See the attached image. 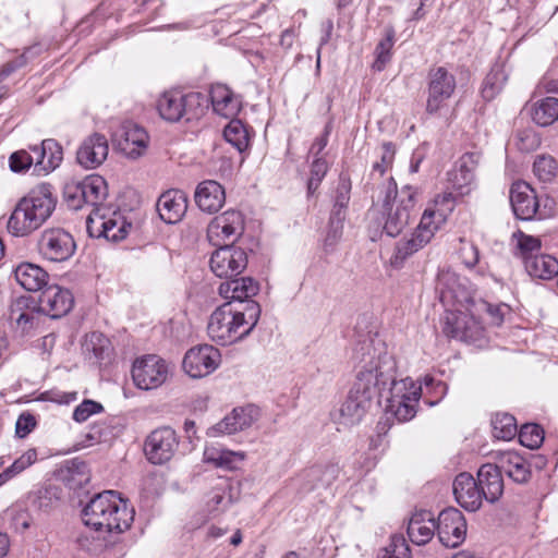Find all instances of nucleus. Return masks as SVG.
Here are the masks:
<instances>
[{
    "label": "nucleus",
    "instance_id": "1",
    "mask_svg": "<svg viewBox=\"0 0 558 558\" xmlns=\"http://www.w3.org/2000/svg\"><path fill=\"white\" fill-rule=\"evenodd\" d=\"M82 522L95 530L122 533L134 520V510L114 490L95 494L87 502L80 500Z\"/></svg>",
    "mask_w": 558,
    "mask_h": 558
},
{
    "label": "nucleus",
    "instance_id": "2",
    "mask_svg": "<svg viewBox=\"0 0 558 558\" xmlns=\"http://www.w3.org/2000/svg\"><path fill=\"white\" fill-rule=\"evenodd\" d=\"M259 316L260 307L256 302H247L245 306H233L226 302L211 313L207 333L213 341L221 345L231 344L247 337Z\"/></svg>",
    "mask_w": 558,
    "mask_h": 558
},
{
    "label": "nucleus",
    "instance_id": "3",
    "mask_svg": "<svg viewBox=\"0 0 558 558\" xmlns=\"http://www.w3.org/2000/svg\"><path fill=\"white\" fill-rule=\"evenodd\" d=\"M457 196L454 192L448 190L435 197L434 207L425 209L416 230L409 239L397 243L392 264L402 263L408 256L430 242L436 231L454 209Z\"/></svg>",
    "mask_w": 558,
    "mask_h": 558
},
{
    "label": "nucleus",
    "instance_id": "4",
    "mask_svg": "<svg viewBox=\"0 0 558 558\" xmlns=\"http://www.w3.org/2000/svg\"><path fill=\"white\" fill-rule=\"evenodd\" d=\"M362 360L353 384L354 392H361L373 400L387 390L397 373V364L391 354L379 349H369V344L361 345Z\"/></svg>",
    "mask_w": 558,
    "mask_h": 558
},
{
    "label": "nucleus",
    "instance_id": "5",
    "mask_svg": "<svg viewBox=\"0 0 558 558\" xmlns=\"http://www.w3.org/2000/svg\"><path fill=\"white\" fill-rule=\"evenodd\" d=\"M54 205L50 186H36L17 203L8 221L9 231L16 236L32 233L50 217Z\"/></svg>",
    "mask_w": 558,
    "mask_h": 558
},
{
    "label": "nucleus",
    "instance_id": "6",
    "mask_svg": "<svg viewBox=\"0 0 558 558\" xmlns=\"http://www.w3.org/2000/svg\"><path fill=\"white\" fill-rule=\"evenodd\" d=\"M436 291L444 306L448 307L446 316L456 314L462 322L471 323L472 310L480 298H476L475 290L465 278H461L451 269H441L437 275ZM446 319H444V326Z\"/></svg>",
    "mask_w": 558,
    "mask_h": 558
},
{
    "label": "nucleus",
    "instance_id": "7",
    "mask_svg": "<svg viewBox=\"0 0 558 558\" xmlns=\"http://www.w3.org/2000/svg\"><path fill=\"white\" fill-rule=\"evenodd\" d=\"M416 190L405 185L398 192L392 178L388 179L383 199L384 231L389 236L399 235L415 215Z\"/></svg>",
    "mask_w": 558,
    "mask_h": 558
},
{
    "label": "nucleus",
    "instance_id": "8",
    "mask_svg": "<svg viewBox=\"0 0 558 558\" xmlns=\"http://www.w3.org/2000/svg\"><path fill=\"white\" fill-rule=\"evenodd\" d=\"M508 312L509 306L506 304L493 305L483 299H478L475 304V310H472L471 323L462 322V318L456 314H449L446 318V325L442 327V331L451 338L474 340L481 337L483 332V314L488 315L492 325L500 326Z\"/></svg>",
    "mask_w": 558,
    "mask_h": 558
},
{
    "label": "nucleus",
    "instance_id": "9",
    "mask_svg": "<svg viewBox=\"0 0 558 558\" xmlns=\"http://www.w3.org/2000/svg\"><path fill=\"white\" fill-rule=\"evenodd\" d=\"M131 223L119 211L107 208L92 209L86 218V231L92 238L118 242L126 238Z\"/></svg>",
    "mask_w": 558,
    "mask_h": 558
},
{
    "label": "nucleus",
    "instance_id": "10",
    "mask_svg": "<svg viewBox=\"0 0 558 558\" xmlns=\"http://www.w3.org/2000/svg\"><path fill=\"white\" fill-rule=\"evenodd\" d=\"M172 372V365L165 359L156 354H148L135 360L132 378L140 389L150 390L163 385Z\"/></svg>",
    "mask_w": 558,
    "mask_h": 558
},
{
    "label": "nucleus",
    "instance_id": "11",
    "mask_svg": "<svg viewBox=\"0 0 558 558\" xmlns=\"http://www.w3.org/2000/svg\"><path fill=\"white\" fill-rule=\"evenodd\" d=\"M481 161V154H463L447 172V190H451L456 195L463 197L470 195L477 187L476 169Z\"/></svg>",
    "mask_w": 558,
    "mask_h": 558
},
{
    "label": "nucleus",
    "instance_id": "12",
    "mask_svg": "<svg viewBox=\"0 0 558 558\" xmlns=\"http://www.w3.org/2000/svg\"><path fill=\"white\" fill-rule=\"evenodd\" d=\"M197 93L166 92L157 101V110L160 117L169 122H177L185 116L190 120L196 116L194 109L201 105Z\"/></svg>",
    "mask_w": 558,
    "mask_h": 558
},
{
    "label": "nucleus",
    "instance_id": "13",
    "mask_svg": "<svg viewBox=\"0 0 558 558\" xmlns=\"http://www.w3.org/2000/svg\"><path fill=\"white\" fill-rule=\"evenodd\" d=\"M244 231V218L238 210H227L216 216L207 227L208 241L215 245L234 243Z\"/></svg>",
    "mask_w": 558,
    "mask_h": 558
},
{
    "label": "nucleus",
    "instance_id": "14",
    "mask_svg": "<svg viewBox=\"0 0 558 558\" xmlns=\"http://www.w3.org/2000/svg\"><path fill=\"white\" fill-rule=\"evenodd\" d=\"M209 266L219 278L231 279L239 276L247 266V255L244 250L233 245H220L211 254Z\"/></svg>",
    "mask_w": 558,
    "mask_h": 558
},
{
    "label": "nucleus",
    "instance_id": "15",
    "mask_svg": "<svg viewBox=\"0 0 558 558\" xmlns=\"http://www.w3.org/2000/svg\"><path fill=\"white\" fill-rule=\"evenodd\" d=\"M43 311L33 296H20L10 305L9 319L21 336L31 335L38 328Z\"/></svg>",
    "mask_w": 558,
    "mask_h": 558
},
{
    "label": "nucleus",
    "instance_id": "16",
    "mask_svg": "<svg viewBox=\"0 0 558 558\" xmlns=\"http://www.w3.org/2000/svg\"><path fill=\"white\" fill-rule=\"evenodd\" d=\"M428 78L426 111L436 113L446 106L454 93L456 78L442 66L430 70Z\"/></svg>",
    "mask_w": 558,
    "mask_h": 558
},
{
    "label": "nucleus",
    "instance_id": "17",
    "mask_svg": "<svg viewBox=\"0 0 558 558\" xmlns=\"http://www.w3.org/2000/svg\"><path fill=\"white\" fill-rule=\"evenodd\" d=\"M218 349L203 344L190 349L183 359V368L192 378H202L211 374L220 364Z\"/></svg>",
    "mask_w": 558,
    "mask_h": 558
},
{
    "label": "nucleus",
    "instance_id": "18",
    "mask_svg": "<svg viewBox=\"0 0 558 558\" xmlns=\"http://www.w3.org/2000/svg\"><path fill=\"white\" fill-rule=\"evenodd\" d=\"M179 441L175 432L170 427L153 430L145 440L144 452L154 464L168 462L174 454Z\"/></svg>",
    "mask_w": 558,
    "mask_h": 558
},
{
    "label": "nucleus",
    "instance_id": "19",
    "mask_svg": "<svg viewBox=\"0 0 558 558\" xmlns=\"http://www.w3.org/2000/svg\"><path fill=\"white\" fill-rule=\"evenodd\" d=\"M436 529L440 543L446 547L459 546L466 535L465 519L456 508H447L439 513Z\"/></svg>",
    "mask_w": 558,
    "mask_h": 558
},
{
    "label": "nucleus",
    "instance_id": "20",
    "mask_svg": "<svg viewBox=\"0 0 558 558\" xmlns=\"http://www.w3.org/2000/svg\"><path fill=\"white\" fill-rule=\"evenodd\" d=\"M259 409L253 404L233 409L220 422L208 428L207 435L218 437L231 435L253 425L259 417Z\"/></svg>",
    "mask_w": 558,
    "mask_h": 558
},
{
    "label": "nucleus",
    "instance_id": "21",
    "mask_svg": "<svg viewBox=\"0 0 558 558\" xmlns=\"http://www.w3.org/2000/svg\"><path fill=\"white\" fill-rule=\"evenodd\" d=\"M106 196L107 184L104 178L97 174L88 175L72 187V209H81L84 204L92 206L93 209L101 208Z\"/></svg>",
    "mask_w": 558,
    "mask_h": 558
},
{
    "label": "nucleus",
    "instance_id": "22",
    "mask_svg": "<svg viewBox=\"0 0 558 558\" xmlns=\"http://www.w3.org/2000/svg\"><path fill=\"white\" fill-rule=\"evenodd\" d=\"M34 155V172L37 175H47L56 170L63 160V150L53 138L44 140L39 145H29Z\"/></svg>",
    "mask_w": 558,
    "mask_h": 558
},
{
    "label": "nucleus",
    "instance_id": "23",
    "mask_svg": "<svg viewBox=\"0 0 558 558\" xmlns=\"http://www.w3.org/2000/svg\"><path fill=\"white\" fill-rule=\"evenodd\" d=\"M116 142L119 150L128 158L141 157L148 144L146 131L132 122L124 123L116 134Z\"/></svg>",
    "mask_w": 558,
    "mask_h": 558
},
{
    "label": "nucleus",
    "instance_id": "24",
    "mask_svg": "<svg viewBox=\"0 0 558 558\" xmlns=\"http://www.w3.org/2000/svg\"><path fill=\"white\" fill-rule=\"evenodd\" d=\"M372 404V399L361 392H354L352 387L345 401L333 413V420L339 426L350 427L361 422Z\"/></svg>",
    "mask_w": 558,
    "mask_h": 558
},
{
    "label": "nucleus",
    "instance_id": "25",
    "mask_svg": "<svg viewBox=\"0 0 558 558\" xmlns=\"http://www.w3.org/2000/svg\"><path fill=\"white\" fill-rule=\"evenodd\" d=\"M510 204L513 214L521 220H531L538 209L535 191L529 183L523 181L512 183L510 189Z\"/></svg>",
    "mask_w": 558,
    "mask_h": 558
},
{
    "label": "nucleus",
    "instance_id": "26",
    "mask_svg": "<svg viewBox=\"0 0 558 558\" xmlns=\"http://www.w3.org/2000/svg\"><path fill=\"white\" fill-rule=\"evenodd\" d=\"M40 252L51 263H66L70 258V233L63 229L46 231L40 241Z\"/></svg>",
    "mask_w": 558,
    "mask_h": 558
},
{
    "label": "nucleus",
    "instance_id": "27",
    "mask_svg": "<svg viewBox=\"0 0 558 558\" xmlns=\"http://www.w3.org/2000/svg\"><path fill=\"white\" fill-rule=\"evenodd\" d=\"M109 145L105 135L95 133L88 136L76 151V161L85 169H95L108 156Z\"/></svg>",
    "mask_w": 558,
    "mask_h": 558
},
{
    "label": "nucleus",
    "instance_id": "28",
    "mask_svg": "<svg viewBox=\"0 0 558 558\" xmlns=\"http://www.w3.org/2000/svg\"><path fill=\"white\" fill-rule=\"evenodd\" d=\"M453 495L457 502L468 511L478 510L484 498L475 478L465 472L456 476Z\"/></svg>",
    "mask_w": 558,
    "mask_h": 558
},
{
    "label": "nucleus",
    "instance_id": "29",
    "mask_svg": "<svg viewBox=\"0 0 558 558\" xmlns=\"http://www.w3.org/2000/svg\"><path fill=\"white\" fill-rule=\"evenodd\" d=\"M44 314L60 318L70 312V290L59 284L48 286L37 300Z\"/></svg>",
    "mask_w": 558,
    "mask_h": 558
},
{
    "label": "nucleus",
    "instance_id": "30",
    "mask_svg": "<svg viewBox=\"0 0 558 558\" xmlns=\"http://www.w3.org/2000/svg\"><path fill=\"white\" fill-rule=\"evenodd\" d=\"M258 290V282L251 277L231 278L221 282L218 288L219 294L228 302H239L236 306H245L247 302H253L251 298L255 296Z\"/></svg>",
    "mask_w": 558,
    "mask_h": 558
},
{
    "label": "nucleus",
    "instance_id": "31",
    "mask_svg": "<svg viewBox=\"0 0 558 558\" xmlns=\"http://www.w3.org/2000/svg\"><path fill=\"white\" fill-rule=\"evenodd\" d=\"M194 199L203 213L215 214L225 205L226 192L219 182L205 180L196 186Z\"/></svg>",
    "mask_w": 558,
    "mask_h": 558
},
{
    "label": "nucleus",
    "instance_id": "32",
    "mask_svg": "<svg viewBox=\"0 0 558 558\" xmlns=\"http://www.w3.org/2000/svg\"><path fill=\"white\" fill-rule=\"evenodd\" d=\"M187 196L183 191L169 190L161 194L157 202L160 218L167 223H177L185 215Z\"/></svg>",
    "mask_w": 558,
    "mask_h": 558
},
{
    "label": "nucleus",
    "instance_id": "33",
    "mask_svg": "<svg viewBox=\"0 0 558 558\" xmlns=\"http://www.w3.org/2000/svg\"><path fill=\"white\" fill-rule=\"evenodd\" d=\"M477 484L488 502H495L504 493V481L500 470L495 464H483L477 472Z\"/></svg>",
    "mask_w": 558,
    "mask_h": 558
},
{
    "label": "nucleus",
    "instance_id": "34",
    "mask_svg": "<svg viewBox=\"0 0 558 558\" xmlns=\"http://www.w3.org/2000/svg\"><path fill=\"white\" fill-rule=\"evenodd\" d=\"M495 465L515 483H525L531 475L526 460L513 451L499 453Z\"/></svg>",
    "mask_w": 558,
    "mask_h": 558
},
{
    "label": "nucleus",
    "instance_id": "35",
    "mask_svg": "<svg viewBox=\"0 0 558 558\" xmlns=\"http://www.w3.org/2000/svg\"><path fill=\"white\" fill-rule=\"evenodd\" d=\"M436 522L428 511L414 513L408 524V535L412 543L416 545L427 544L434 536Z\"/></svg>",
    "mask_w": 558,
    "mask_h": 558
},
{
    "label": "nucleus",
    "instance_id": "36",
    "mask_svg": "<svg viewBox=\"0 0 558 558\" xmlns=\"http://www.w3.org/2000/svg\"><path fill=\"white\" fill-rule=\"evenodd\" d=\"M13 274L16 282L27 291H38L47 284V271L36 264L21 263Z\"/></svg>",
    "mask_w": 558,
    "mask_h": 558
},
{
    "label": "nucleus",
    "instance_id": "37",
    "mask_svg": "<svg viewBox=\"0 0 558 558\" xmlns=\"http://www.w3.org/2000/svg\"><path fill=\"white\" fill-rule=\"evenodd\" d=\"M81 347L86 359L99 363L109 359L112 352L110 340L98 331L85 335Z\"/></svg>",
    "mask_w": 558,
    "mask_h": 558
},
{
    "label": "nucleus",
    "instance_id": "38",
    "mask_svg": "<svg viewBox=\"0 0 558 558\" xmlns=\"http://www.w3.org/2000/svg\"><path fill=\"white\" fill-rule=\"evenodd\" d=\"M210 98L214 110L226 118L234 116L240 108V100L232 90L223 84H215L210 89Z\"/></svg>",
    "mask_w": 558,
    "mask_h": 558
},
{
    "label": "nucleus",
    "instance_id": "39",
    "mask_svg": "<svg viewBox=\"0 0 558 558\" xmlns=\"http://www.w3.org/2000/svg\"><path fill=\"white\" fill-rule=\"evenodd\" d=\"M525 269L531 277L550 280L558 275V260L548 254H536L524 263Z\"/></svg>",
    "mask_w": 558,
    "mask_h": 558
},
{
    "label": "nucleus",
    "instance_id": "40",
    "mask_svg": "<svg viewBox=\"0 0 558 558\" xmlns=\"http://www.w3.org/2000/svg\"><path fill=\"white\" fill-rule=\"evenodd\" d=\"M532 120L539 126L551 125L558 120V99L555 97H545L531 106Z\"/></svg>",
    "mask_w": 558,
    "mask_h": 558
},
{
    "label": "nucleus",
    "instance_id": "41",
    "mask_svg": "<svg viewBox=\"0 0 558 558\" xmlns=\"http://www.w3.org/2000/svg\"><path fill=\"white\" fill-rule=\"evenodd\" d=\"M387 390L389 391L387 399L418 401L422 393V385H416V383L409 377L397 380L395 375Z\"/></svg>",
    "mask_w": 558,
    "mask_h": 558
},
{
    "label": "nucleus",
    "instance_id": "42",
    "mask_svg": "<svg viewBox=\"0 0 558 558\" xmlns=\"http://www.w3.org/2000/svg\"><path fill=\"white\" fill-rule=\"evenodd\" d=\"M244 459V453L235 452L216 447L206 448L204 451V461L211 463L216 468L232 470L235 464Z\"/></svg>",
    "mask_w": 558,
    "mask_h": 558
},
{
    "label": "nucleus",
    "instance_id": "43",
    "mask_svg": "<svg viewBox=\"0 0 558 558\" xmlns=\"http://www.w3.org/2000/svg\"><path fill=\"white\" fill-rule=\"evenodd\" d=\"M395 45V29L392 27L385 28V36L379 40L375 48V60L372 69L380 72L391 59V49Z\"/></svg>",
    "mask_w": 558,
    "mask_h": 558
},
{
    "label": "nucleus",
    "instance_id": "44",
    "mask_svg": "<svg viewBox=\"0 0 558 558\" xmlns=\"http://www.w3.org/2000/svg\"><path fill=\"white\" fill-rule=\"evenodd\" d=\"M512 242L517 248V255L523 258L524 263L527 258L534 257L541 250V240L533 235H529L521 230L513 232Z\"/></svg>",
    "mask_w": 558,
    "mask_h": 558
},
{
    "label": "nucleus",
    "instance_id": "45",
    "mask_svg": "<svg viewBox=\"0 0 558 558\" xmlns=\"http://www.w3.org/2000/svg\"><path fill=\"white\" fill-rule=\"evenodd\" d=\"M339 474V468L336 464L325 466L315 465L305 472V477L312 483V488L331 485Z\"/></svg>",
    "mask_w": 558,
    "mask_h": 558
},
{
    "label": "nucleus",
    "instance_id": "46",
    "mask_svg": "<svg viewBox=\"0 0 558 558\" xmlns=\"http://www.w3.org/2000/svg\"><path fill=\"white\" fill-rule=\"evenodd\" d=\"M232 498L229 486L223 483L216 486L208 496L206 506L209 513L217 515L228 509Z\"/></svg>",
    "mask_w": 558,
    "mask_h": 558
},
{
    "label": "nucleus",
    "instance_id": "47",
    "mask_svg": "<svg viewBox=\"0 0 558 558\" xmlns=\"http://www.w3.org/2000/svg\"><path fill=\"white\" fill-rule=\"evenodd\" d=\"M223 136L239 151L245 150L248 146V133L241 120H231L225 128Z\"/></svg>",
    "mask_w": 558,
    "mask_h": 558
},
{
    "label": "nucleus",
    "instance_id": "48",
    "mask_svg": "<svg viewBox=\"0 0 558 558\" xmlns=\"http://www.w3.org/2000/svg\"><path fill=\"white\" fill-rule=\"evenodd\" d=\"M533 172L541 182H553L558 173L556 159L548 155L537 156L533 163Z\"/></svg>",
    "mask_w": 558,
    "mask_h": 558
},
{
    "label": "nucleus",
    "instance_id": "49",
    "mask_svg": "<svg viewBox=\"0 0 558 558\" xmlns=\"http://www.w3.org/2000/svg\"><path fill=\"white\" fill-rule=\"evenodd\" d=\"M494 436L498 439L509 440L517 434L515 418L508 414H496L492 420Z\"/></svg>",
    "mask_w": 558,
    "mask_h": 558
},
{
    "label": "nucleus",
    "instance_id": "50",
    "mask_svg": "<svg viewBox=\"0 0 558 558\" xmlns=\"http://www.w3.org/2000/svg\"><path fill=\"white\" fill-rule=\"evenodd\" d=\"M387 412L393 415L399 422H408L416 414L418 401L387 399Z\"/></svg>",
    "mask_w": 558,
    "mask_h": 558
},
{
    "label": "nucleus",
    "instance_id": "51",
    "mask_svg": "<svg viewBox=\"0 0 558 558\" xmlns=\"http://www.w3.org/2000/svg\"><path fill=\"white\" fill-rule=\"evenodd\" d=\"M506 80L505 71L501 68L497 66L492 69L483 83V97L487 100L493 99L502 89Z\"/></svg>",
    "mask_w": 558,
    "mask_h": 558
},
{
    "label": "nucleus",
    "instance_id": "52",
    "mask_svg": "<svg viewBox=\"0 0 558 558\" xmlns=\"http://www.w3.org/2000/svg\"><path fill=\"white\" fill-rule=\"evenodd\" d=\"M519 439L522 446L536 449L544 441V430L537 424H524L520 429Z\"/></svg>",
    "mask_w": 558,
    "mask_h": 558
},
{
    "label": "nucleus",
    "instance_id": "53",
    "mask_svg": "<svg viewBox=\"0 0 558 558\" xmlns=\"http://www.w3.org/2000/svg\"><path fill=\"white\" fill-rule=\"evenodd\" d=\"M37 460V451L36 449L26 450L20 458H17L5 471L1 473V476L4 483L13 477L14 475L21 473L32 464H34Z\"/></svg>",
    "mask_w": 558,
    "mask_h": 558
},
{
    "label": "nucleus",
    "instance_id": "54",
    "mask_svg": "<svg viewBox=\"0 0 558 558\" xmlns=\"http://www.w3.org/2000/svg\"><path fill=\"white\" fill-rule=\"evenodd\" d=\"M37 460V451L36 449L26 450L20 458H17L5 471L1 473V476L4 483L13 477L14 475L21 473L32 464H34Z\"/></svg>",
    "mask_w": 558,
    "mask_h": 558
},
{
    "label": "nucleus",
    "instance_id": "55",
    "mask_svg": "<svg viewBox=\"0 0 558 558\" xmlns=\"http://www.w3.org/2000/svg\"><path fill=\"white\" fill-rule=\"evenodd\" d=\"M396 149L392 143H384L380 147V160L375 161L372 167V175L376 173L383 177L391 168L395 160Z\"/></svg>",
    "mask_w": 558,
    "mask_h": 558
},
{
    "label": "nucleus",
    "instance_id": "56",
    "mask_svg": "<svg viewBox=\"0 0 558 558\" xmlns=\"http://www.w3.org/2000/svg\"><path fill=\"white\" fill-rule=\"evenodd\" d=\"M328 171V163L325 158L317 157L311 166V175L307 182L308 194H314Z\"/></svg>",
    "mask_w": 558,
    "mask_h": 558
},
{
    "label": "nucleus",
    "instance_id": "57",
    "mask_svg": "<svg viewBox=\"0 0 558 558\" xmlns=\"http://www.w3.org/2000/svg\"><path fill=\"white\" fill-rule=\"evenodd\" d=\"M34 167V157L26 149H20L12 153L9 157V167L12 172L22 173Z\"/></svg>",
    "mask_w": 558,
    "mask_h": 558
},
{
    "label": "nucleus",
    "instance_id": "58",
    "mask_svg": "<svg viewBox=\"0 0 558 558\" xmlns=\"http://www.w3.org/2000/svg\"><path fill=\"white\" fill-rule=\"evenodd\" d=\"M104 405L95 400L85 399L72 413V418L78 423L87 421L92 415L104 412Z\"/></svg>",
    "mask_w": 558,
    "mask_h": 558
},
{
    "label": "nucleus",
    "instance_id": "59",
    "mask_svg": "<svg viewBox=\"0 0 558 558\" xmlns=\"http://www.w3.org/2000/svg\"><path fill=\"white\" fill-rule=\"evenodd\" d=\"M380 558H411L410 547L403 537L393 536Z\"/></svg>",
    "mask_w": 558,
    "mask_h": 558
},
{
    "label": "nucleus",
    "instance_id": "60",
    "mask_svg": "<svg viewBox=\"0 0 558 558\" xmlns=\"http://www.w3.org/2000/svg\"><path fill=\"white\" fill-rule=\"evenodd\" d=\"M90 481V472L87 464L78 458L72 459V487L82 489Z\"/></svg>",
    "mask_w": 558,
    "mask_h": 558
},
{
    "label": "nucleus",
    "instance_id": "61",
    "mask_svg": "<svg viewBox=\"0 0 558 558\" xmlns=\"http://www.w3.org/2000/svg\"><path fill=\"white\" fill-rule=\"evenodd\" d=\"M460 243L459 254L462 263L468 268H473L480 259L478 248L472 242H468L463 239H460Z\"/></svg>",
    "mask_w": 558,
    "mask_h": 558
},
{
    "label": "nucleus",
    "instance_id": "62",
    "mask_svg": "<svg viewBox=\"0 0 558 558\" xmlns=\"http://www.w3.org/2000/svg\"><path fill=\"white\" fill-rule=\"evenodd\" d=\"M61 498V490L56 485H49L38 498L39 508L48 511L56 507Z\"/></svg>",
    "mask_w": 558,
    "mask_h": 558
},
{
    "label": "nucleus",
    "instance_id": "63",
    "mask_svg": "<svg viewBox=\"0 0 558 558\" xmlns=\"http://www.w3.org/2000/svg\"><path fill=\"white\" fill-rule=\"evenodd\" d=\"M36 426V418L33 414L22 413L15 424V434L20 438L26 437Z\"/></svg>",
    "mask_w": 558,
    "mask_h": 558
},
{
    "label": "nucleus",
    "instance_id": "64",
    "mask_svg": "<svg viewBox=\"0 0 558 558\" xmlns=\"http://www.w3.org/2000/svg\"><path fill=\"white\" fill-rule=\"evenodd\" d=\"M52 478L65 487L70 484V460H63L52 472Z\"/></svg>",
    "mask_w": 558,
    "mask_h": 558
}]
</instances>
